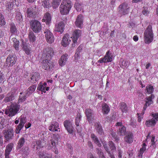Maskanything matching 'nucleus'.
I'll return each mask as SVG.
<instances>
[{
    "mask_svg": "<svg viewBox=\"0 0 158 158\" xmlns=\"http://www.w3.org/2000/svg\"><path fill=\"white\" fill-rule=\"evenodd\" d=\"M71 2L70 0H63L60 6V11L62 15L67 14L72 7Z\"/></svg>",
    "mask_w": 158,
    "mask_h": 158,
    "instance_id": "f257e3e1",
    "label": "nucleus"
},
{
    "mask_svg": "<svg viewBox=\"0 0 158 158\" xmlns=\"http://www.w3.org/2000/svg\"><path fill=\"white\" fill-rule=\"evenodd\" d=\"M17 60V58L15 55L13 54H9L6 60V66L8 67L12 66L14 65Z\"/></svg>",
    "mask_w": 158,
    "mask_h": 158,
    "instance_id": "6e6552de",
    "label": "nucleus"
},
{
    "mask_svg": "<svg viewBox=\"0 0 158 158\" xmlns=\"http://www.w3.org/2000/svg\"><path fill=\"white\" fill-rule=\"evenodd\" d=\"M36 88V85H34L30 86L26 91V94L28 96L33 93L35 90Z\"/></svg>",
    "mask_w": 158,
    "mask_h": 158,
    "instance_id": "c85d7f7f",
    "label": "nucleus"
},
{
    "mask_svg": "<svg viewBox=\"0 0 158 158\" xmlns=\"http://www.w3.org/2000/svg\"><path fill=\"white\" fill-rule=\"evenodd\" d=\"M133 135L131 133L129 132L124 137V140L127 143H130L133 141Z\"/></svg>",
    "mask_w": 158,
    "mask_h": 158,
    "instance_id": "2f4dec72",
    "label": "nucleus"
},
{
    "mask_svg": "<svg viewBox=\"0 0 158 158\" xmlns=\"http://www.w3.org/2000/svg\"><path fill=\"white\" fill-rule=\"evenodd\" d=\"M70 41L71 40L69 35L66 34L63 37L61 44L63 46L66 47L69 44Z\"/></svg>",
    "mask_w": 158,
    "mask_h": 158,
    "instance_id": "aec40b11",
    "label": "nucleus"
},
{
    "mask_svg": "<svg viewBox=\"0 0 158 158\" xmlns=\"http://www.w3.org/2000/svg\"><path fill=\"white\" fill-rule=\"evenodd\" d=\"M119 13L122 15L127 14L130 11V7L127 3L123 2L118 7Z\"/></svg>",
    "mask_w": 158,
    "mask_h": 158,
    "instance_id": "0eeeda50",
    "label": "nucleus"
},
{
    "mask_svg": "<svg viewBox=\"0 0 158 158\" xmlns=\"http://www.w3.org/2000/svg\"><path fill=\"white\" fill-rule=\"evenodd\" d=\"M142 13L144 15H147L148 14L149 12L148 10H146L145 9H144L142 11Z\"/></svg>",
    "mask_w": 158,
    "mask_h": 158,
    "instance_id": "69168bd1",
    "label": "nucleus"
},
{
    "mask_svg": "<svg viewBox=\"0 0 158 158\" xmlns=\"http://www.w3.org/2000/svg\"><path fill=\"white\" fill-rule=\"evenodd\" d=\"M153 118L151 119L146 121L145 124L148 127H154L156 123V121H158V113H155L152 114Z\"/></svg>",
    "mask_w": 158,
    "mask_h": 158,
    "instance_id": "423d86ee",
    "label": "nucleus"
},
{
    "mask_svg": "<svg viewBox=\"0 0 158 158\" xmlns=\"http://www.w3.org/2000/svg\"><path fill=\"white\" fill-rule=\"evenodd\" d=\"M30 78L29 80L31 83L32 84L35 83L40 79V76L39 73L37 72L32 73L30 75Z\"/></svg>",
    "mask_w": 158,
    "mask_h": 158,
    "instance_id": "2eb2a0df",
    "label": "nucleus"
},
{
    "mask_svg": "<svg viewBox=\"0 0 158 158\" xmlns=\"http://www.w3.org/2000/svg\"><path fill=\"white\" fill-rule=\"evenodd\" d=\"M25 142V139L23 137L21 138L18 143L17 147L20 149L23 145Z\"/></svg>",
    "mask_w": 158,
    "mask_h": 158,
    "instance_id": "37998d69",
    "label": "nucleus"
},
{
    "mask_svg": "<svg viewBox=\"0 0 158 158\" xmlns=\"http://www.w3.org/2000/svg\"><path fill=\"white\" fill-rule=\"evenodd\" d=\"M38 155L40 158H51V156L44 151H39Z\"/></svg>",
    "mask_w": 158,
    "mask_h": 158,
    "instance_id": "bb28decb",
    "label": "nucleus"
},
{
    "mask_svg": "<svg viewBox=\"0 0 158 158\" xmlns=\"http://www.w3.org/2000/svg\"><path fill=\"white\" fill-rule=\"evenodd\" d=\"M108 144L111 150L114 151L116 150V147L113 142L111 141L109 142Z\"/></svg>",
    "mask_w": 158,
    "mask_h": 158,
    "instance_id": "6e6d98bb",
    "label": "nucleus"
},
{
    "mask_svg": "<svg viewBox=\"0 0 158 158\" xmlns=\"http://www.w3.org/2000/svg\"><path fill=\"white\" fill-rule=\"evenodd\" d=\"M95 126L97 132L99 134L102 135L103 134V131L100 123L99 122L96 123Z\"/></svg>",
    "mask_w": 158,
    "mask_h": 158,
    "instance_id": "7c9ffc66",
    "label": "nucleus"
},
{
    "mask_svg": "<svg viewBox=\"0 0 158 158\" xmlns=\"http://www.w3.org/2000/svg\"><path fill=\"white\" fill-rule=\"evenodd\" d=\"M64 27L65 24L64 22L61 21L56 24L55 31L61 34L64 31Z\"/></svg>",
    "mask_w": 158,
    "mask_h": 158,
    "instance_id": "f3484780",
    "label": "nucleus"
},
{
    "mask_svg": "<svg viewBox=\"0 0 158 158\" xmlns=\"http://www.w3.org/2000/svg\"><path fill=\"white\" fill-rule=\"evenodd\" d=\"M28 96L26 94L24 96H22L20 95L19 96V99L18 102L19 103L25 101L26 98L28 97Z\"/></svg>",
    "mask_w": 158,
    "mask_h": 158,
    "instance_id": "603ef678",
    "label": "nucleus"
},
{
    "mask_svg": "<svg viewBox=\"0 0 158 158\" xmlns=\"http://www.w3.org/2000/svg\"><path fill=\"white\" fill-rule=\"evenodd\" d=\"M10 32L14 35L17 34L18 30L15 24L13 23L10 24Z\"/></svg>",
    "mask_w": 158,
    "mask_h": 158,
    "instance_id": "c9c22d12",
    "label": "nucleus"
},
{
    "mask_svg": "<svg viewBox=\"0 0 158 158\" xmlns=\"http://www.w3.org/2000/svg\"><path fill=\"white\" fill-rule=\"evenodd\" d=\"M91 137L94 143L95 141H96L97 140H98V137L96 136L94 134H92L91 135Z\"/></svg>",
    "mask_w": 158,
    "mask_h": 158,
    "instance_id": "680f3d73",
    "label": "nucleus"
},
{
    "mask_svg": "<svg viewBox=\"0 0 158 158\" xmlns=\"http://www.w3.org/2000/svg\"><path fill=\"white\" fill-rule=\"evenodd\" d=\"M16 96V94L15 90H11L6 96L4 101L6 102H10L14 100Z\"/></svg>",
    "mask_w": 158,
    "mask_h": 158,
    "instance_id": "f8f14e48",
    "label": "nucleus"
},
{
    "mask_svg": "<svg viewBox=\"0 0 158 158\" xmlns=\"http://www.w3.org/2000/svg\"><path fill=\"white\" fill-rule=\"evenodd\" d=\"M28 39L31 43H33L36 40V36L34 32L30 31L28 34Z\"/></svg>",
    "mask_w": 158,
    "mask_h": 158,
    "instance_id": "f704fd0d",
    "label": "nucleus"
},
{
    "mask_svg": "<svg viewBox=\"0 0 158 158\" xmlns=\"http://www.w3.org/2000/svg\"><path fill=\"white\" fill-rule=\"evenodd\" d=\"M21 152L26 155H28L29 153V148L27 147H24L22 148L21 150Z\"/></svg>",
    "mask_w": 158,
    "mask_h": 158,
    "instance_id": "3c124183",
    "label": "nucleus"
},
{
    "mask_svg": "<svg viewBox=\"0 0 158 158\" xmlns=\"http://www.w3.org/2000/svg\"><path fill=\"white\" fill-rule=\"evenodd\" d=\"M53 2L52 3V4L53 5H56V4L57 5V6H58L59 5V3L61 1V0H53Z\"/></svg>",
    "mask_w": 158,
    "mask_h": 158,
    "instance_id": "0e129e2a",
    "label": "nucleus"
},
{
    "mask_svg": "<svg viewBox=\"0 0 158 158\" xmlns=\"http://www.w3.org/2000/svg\"><path fill=\"white\" fill-rule=\"evenodd\" d=\"M104 148L106 151L108 153L109 156L111 158H115L114 155L113 154V153H110L109 150L108 146L107 144L104 142L102 143Z\"/></svg>",
    "mask_w": 158,
    "mask_h": 158,
    "instance_id": "58836bf2",
    "label": "nucleus"
},
{
    "mask_svg": "<svg viewBox=\"0 0 158 158\" xmlns=\"http://www.w3.org/2000/svg\"><path fill=\"white\" fill-rule=\"evenodd\" d=\"M56 140L55 138H52L48 142V148L49 149L55 148L56 147Z\"/></svg>",
    "mask_w": 158,
    "mask_h": 158,
    "instance_id": "473e14b6",
    "label": "nucleus"
},
{
    "mask_svg": "<svg viewBox=\"0 0 158 158\" xmlns=\"http://www.w3.org/2000/svg\"><path fill=\"white\" fill-rule=\"evenodd\" d=\"M13 146V143H9L6 146L5 152V158H10L9 155Z\"/></svg>",
    "mask_w": 158,
    "mask_h": 158,
    "instance_id": "a211bd4d",
    "label": "nucleus"
},
{
    "mask_svg": "<svg viewBox=\"0 0 158 158\" xmlns=\"http://www.w3.org/2000/svg\"><path fill=\"white\" fill-rule=\"evenodd\" d=\"M36 11L37 10L35 6H33L28 8L27 10V16L29 17L32 16L35 14Z\"/></svg>",
    "mask_w": 158,
    "mask_h": 158,
    "instance_id": "393cba45",
    "label": "nucleus"
},
{
    "mask_svg": "<svg viewBox=\"0 0 158 158\" xmlns=\"http://www.w3.org/2000/svg\"><path fill=\"white\" fill-rule=\"evenodd\" d=\"M81 31L80 30H76L74 31L72 37L74 42H77L79 37L81 36Z\"/></svg>",
    "mask_w": 158,
    "mask_h": 158,
    "instance_id": "a878e982",
    "label": "nucleus"
},
{
    "mask_svg": "<svg viewBox=\"0 0 158 158\" xmlns=\"http://www.w3.org/2000/svg\"><path fill=\"white\" fill-rule=\"evenodd\" d=\"M51 15L48 13H46L44 16L43 19L42 20L46 22L47 24H49L51 21Z\"/></svg>",
    "mask_w": 158,
    "mask_h": 158,
    "instance_id": "c756f323",
    "label": "nucleus"
},
{
    "mask_svg": "<svg viewBox=\"0 0 158 158\" xmlns=\"http://www.w3.org/2000/svg\"><path fill=\"white\" fill-rule=\"evenodd\" d=\"M5 24L4 17L2 14L0 13V25H4Z\"/></svg>",
    "mask_w": 158,
    "mask_h": 158,
    "instance_id": "5fc2aeb1",
    "label": "nucleus"
},
{
    "mask_svg": "<svg viewBox=\"0 0 158 158\" xmlns=\"http://www.w3.org/2000/svg\"><path fill=\"white\" fill-rule=\"evenodd\" d=\"M42 5L44 8H48L51 6L50 2L48 0H44L42 1Z\"/></svg>",
    "mask_w": 158,
    "mask_h": 158,
    "instance_id": "09e8293b",
    "label": "nucleus"
},
{
    "mask_svg": "<svg viewBox=\"0 0 158 158\" xmlns=\"http://www.w3.org/2000/svg\"><path fill=\"white\" fill-rule=\"evenodd\" d=\"M4 137L6 141H9L14 137V130L11 127H9L3 131Z\"/></svg>",
    "mask_w": 158,
    "mask_h": 158,
    "instance_id": "39448f33",
    "label": "nucleus"
},
{
    "mask_svg": "<svg viewBox=\"0 0 158 158\" xmlns=\"http://www.w3.org/2000/svg\"><path fill=\"white\" fill-rule=\"evenodd\" d=\"M15 18L17 21L19 23L21 22L23 20L22 16L19 12H17L16 13Z\"/></svg>",
    "mask_w": 158,
    "mask_h": 158,
    "instance_id": "c03bdc74",
    "label": "nucleus"
},
{
    "mask_svg": "<svg viewBox=\"0 0 158 158\" xmlns=\"http://www.w3.org/2000/svg\"><path fill=\"white\" fill-rule=\"evenodd\" d=\"M22 44L23 49L25 53L27 55L31 53V48L29 45L23 41H22Z\"/></svg>",
    "mask_w": 158,
    "mask_h": 158,
    "instance_id": "b1692460",
    "label": "nucleus"
},
{
    "mask_svg": "<svg viewBox=\"0 0 158 158\" xmlns=\"http://www.w3.org/2000/svg\"><path fill=\"white\" fill-rule=\"evenodd\" d=\"M43 53L46 58L51 59L54 55L55 52L52 48H47L44 50Z\"/></svg>",
    "mask_w": 158,
    "mask_h": 158,
    "instance_id": "9d476101",
    "label": "nucleus"
},
{
    "mask_svg": "<svg viewBox=\"0 0 158 158\" xmlns=\"http://www.w3.org/2000/svg\"><path fill=\"white\" fill-rule=\"evenodd\" d=\"M43 66L45 69H50L53 66V63L49 59L44 60L43 61Z\"/></svg>",
    "mask_w": 158,
    "mask_h": 158,
    "instance_id": "5701e85b",
    "label": "nucleus"
},
{
    "mask_svg": "<svg viewBox=\"0 0 158 158\" xmlns=\"http://www.w3.org/2000/svg\"><path fill=\"white\" fill-rule=\"evenodd\" d=\"M146 92L148 94H152L154 91L153 87L151 85H147L146 86Z\"/></svg>",
    "mask_w": 158,
    "mask_h": 158,
    "instance_id": "a18cd8bd",
    "label": "nucleus"
},
{
    "mask_svg": "<svg viewBox=\"0 0 158 158\" xmlns=\"http://www.w3.org/2000/svg\"><path fill=\"white\" fill-rule=\"evenodd\" d=\"M22 127H19V125H18L16 128V130L15 131L16 133V134H19V133L20 130L22 129Z\"/></svg>",
    "mask_w": 158,
    "mask_h": 158,
    "instance_id": "e2e57ef3",
    "label": "nucleus"
},
{
    "mask_svg": "<svg viewBox=\"0 0 158 158\" xmlns=\"http://www.w3.org/2000/svg\"><path fill=\"white\" fill-rule=\"evenodd\" d=\"M81 116L79 115V117L77 116L75 119V124L77 127H78L79 126V123L81 120Z\"/></svg>",
    "mask_w": 158,
    "mask_h": 158,
    "instance_id": "4d7b16f0",
    "label": "nucleus"
},
{
    "mask_svg": "<svg viewBox=\"0 0 158 158\" xmlns=\"http://www.w3.org/2000/svg\"><path fill=\"white\" fill-rule=\"evenodd\" d=\"M96 151L100 158H105L104 153L101 149L96 148Z\"/></svg>",
    "mask_w": 158,
    "mask_h": 158,
    "instance_id": "79ce46f5",
    "label": "nucleus"
},
{
    "mask_svg": "<svg viewBox=\"0 0 158 158\" xmlns=\"http://www.w3.org/2000/svg\"><path fill=\"white\" fill-rule=\"evenodd\" d=\"M155 96L154 95L151 94L148 97H146V100L145 101L146 103L144 105L143 107V111L145 110L147 106H149L152 103L153 101L152 99L154 98Z\"/></svg>",
    "mask_w": 158,
    "mask_h": 158,
    "instance_id": "6ab92c4d",
    "label": "nucleus"
},
{
    "mask_svg": "<svg viewBox=\"0 0 158 158\" xmlns=\"http://www.w3.org/2000/svg\"><path fill=\"white\" fill-rule=\"evenodd\" d=\"M75 7L76 8V10L78 11H80L82 8L81 5L79 3H77L75 5Z\"/></svg>",
    "mask_w": 158,
    "mask_h": 158,
    "instance_id": "13d9d810",
    "label": "nucleus"
},
{
    "mask_svg": "<svg viewBox=\"0 0 158 158\" xmlns=\"http://www.w3.org/2000/svg\"><path fill=\"white\" fill-rule=\"evenodd\" d=\"M153 33L152 26L149 25L144 33V39L145 43L149 44L153 40Z\"/></svg>",
    "mask_w": 158,
    "mask_h": 158,
    "instance_id": "f03ea898",
    "label": "nucleus"
},
{
    "mask_svg": "<svg viewBox=\"0 0 158 158\" xmlns=\"http://www.w3.org/2000/svg\"><path fill=\"white\" fill-rule=\"evenodd\" d=\"M129 65V63L126 60H123L120 64L121 67L124 68L126 67H127Z\"/></svg>",
    "mask_w": 158,
    "mask_h": 158,
    "instance_id": "864d4df0",
    "label": "nucleus"
},
{
    "mask_svg": "<svg viewBox=\"0 0 158 158\" xmlns=\"http://www.w3.org/2000/svg\"><path fill=\"white\" fill-rule=\"evenodd\" d=\"M126 133V129L124 126L120 127L117 131L118 134L120 136L124 135Z\"/></svg>",
    "mask_w": 158,
    "mask_h": 158,
    "instance_id": "72a5a7b5",
    "label": "nucleus"
},
{
    "mask_svg": "<svg viewBox=\"0 0 158 158\" xmlns=\"http://www.w3.org/2000/svg\"><path fill=\"white\" fill-rule=\"evenodd\" d=\"M111 135L115 141H118L119 140V138L115 132H112L111 133Z\"/></svg>",
    "mask_w": 158,
    "mask_h": 158,
    "instance_id": "bf43d9fd",
    "label": "nucleus"
},
{
    "mask_svg": "<svg viewBox=\"0 0 158 158\" xmlns=\"http://www.w3.org/2000/svg\"><path fill=\"white\" fill-rule=\"evenodd\" d=\"M20 106L16 103H12L7 108L5 112L6 114L10 117L15 115L19 111Z\"/></svg>",
    "mask_w": 158,
    "mask_h": 158,
    "instance_id": "7ed1b4c3",
    "label": "nucleus"
},
{
    "mask_svg": "<svg viewBox=\"0 0 158 158\" xmlns=\"http://www.w3.org/2000/svg\"><path fill=\"white\" fill-rule=\"evenodd\" d=\"M14 5V2H8L6 5L7 10L9 11L10 10H12Z\"/></svg>",
    "mask_w": 158,
    "mask_h": 158,
    "instance_id": "8fccbe9b",
    "label": "nucleus"
},
{
    "mask_svg": "<svg viewBox=\"0 0 158 158\" xmlns=\"http://www.w3.org/2000/svg\"><path fill=\"white\" fill-rule=\"evenodd\" d=\"M146 146L147 145L145 143H143L142 144V148L140 149V151L138 153V156L139 157L142 158L143 154L146 150Z\"/></svg>",
    "mask_w": 158,
    "mask_h": 158,
    "instance_id": "e433bc0d",
    "label": "nucleus"
},
{
    "mask_svg": "<svg viewBox=\"0 0 158 158\" xmlns=\"http://www.w3.org/2000/svg\"><path fill=\"white\" fill-rule=\"evenodd\" d=\"M64 125L68 132L70 134L74 131V128L71 122L68 120H66L64 122Z\"/></svg>",
    "mask_w": 158,
    "mask_h": 158,
    "instance_id": "9b49d317",
    "label": "nucleus"
},
{
    "mask_svg": "<svg viewBox=\"0 0 158 158\" xmlns=\"http://www.w3.org/2000/svg\"><path fill=\"white\" fill-rule=\"evenodd\" d=\"M20 123L19 125V127H20L23 128L24 125L26 121L25 119V118L22 116H21L20 117Z\"/></svg>",
    "mask_w": 158,
    "mask_h": 158,
    "instance_id": "49530a36",
    "label": "nucleus"
},
{
    "mask_svg": "<svg viewBox=\"0 0 158 158\" xmlns=\"http://www.w3.org/2000/svg\"><path fill=\"white\" fill-rule=\"evenodd\" d=\"M102 111L104 114H107L110 111V108L108 106L104 103L102 106Z\"/></svg>",
    "mask_w": 158,
    "mask_h": 158,
    "instance_id": "4c0bfd02",
    "label": "nucleus"
},
{
    "mask_svg": "<svg viewBox=\"0 0 158 158\" xmlns=\"http://www.w3.org/2000/svg\"><path fill=\"white\" fill-rule=\"evenodd\" d=\"M30 26L33 32L35 33H39L42 30V26L40 23L36 20L31 21Z\"/></svg>",
    "mask_w": 158,
    "mask_h": 158,
    "instance_id": "20e7f679",
    "label": "nucleus"
},
{
    "mask_svg": "<svg viewBox=\"0 0 158 158\" xmlns=\"http://www.w3.org/2000/svg\"><path fill=\"white\" fill-rule=\"evenodd\" d=\"M15 4L17 6H18L19 4L21 2V0H15Z\"/></svg>",
    "mask_w": 158,
    "mask_h": 158,
    "instance_id": "774afa93",
    "label": "nucleus"
},
{
    "mask_svg": "<svg viewBox=\"0 0 158 158\" xmlns=\"http://www.w3.org/2000/svg\"><path fill=\"white\" fill-rule=\"evenodd\" d=\"M44 143V141L37 140L33 141L31 144V147L33 150H37L43 147V143Z\"/></svg>",
    "mask_w": 158,
    "mask_h": 158,
    "instance_id": "ddd939ff",
    "label": "nucleus"
},
{
    "mask_svg": "<svg viewBox=\"0 0 158 158\" xmlns=\"http://www.w3.org/2000/svg\"><path fill=\"white\" fill-rule=\"evenodd\" d=\"M48 129L50 131L53 132L58 131V129H59L58 123L55 121L52 122Z\"/></svg>",
    "mask_w": 158,
    "mask_h": 158,
    "instance_id": "412c9836",
    "label": "nucleus"
},
{
    "mask_svg": "<svg viewBox=\"0 0 158 158\" xmlns=\"http://www.w3.org/2000/svg\"><path fill=\"white\" fill-rule=\"evenodd\" d=\"M12 40L13 41V46L15 50H19V42L17 39L15 38H13L12 39Z\"/></svg>",
    "mask_w": 158,
    "mask_h": 158,
    "instance_id": "a19ab883",
    "label": "nucleus"
},
{
    "mask_svg": "<svg viewBox=\"0 0 158 158\" xmlns=\"http://www.w3.org/2000/svg\"><path fill=\"white\" fill-rule=\"evenodd\" d=\"M75 23L77 27L80 28L82 27L83 23V17L82 15L80 14L78 16Z\"/></svg>",
    "mask_w": 158,
    "mask_h": 158,
    "instance_id": "4be33fe9",
    "label": "nucleus"
},
{
    "mask_svg": "<svg viewBox=\"0 0 158 158\" xmlns=\"http://www.w3.org/2000/svg\"><path fill=\"white\" fill-rule=\"evenodd\" d=\"M45 87L43 86V83L40 82L38 85V86L37 88V90L41 91L44 93L46 92V90L45 89Z\"/></svg>",
    "mask_w": 158,
    "mask_h": 158,
    "instance_id": "de8ad7c7",
    "label": "nucleus"
},
{
    "mask_svg": "<svg viewBox=\"0 0 158 158\" xmlns=\"http://www.w3.org/2000/svg\"><path fill=\"white\" fill-rule=\"evenodd\" d=\"M4 119L0 117V129L2 128L3 127Z\"/></svg>",
    "mask_w": 158,
    "mask_h": 158,
    "instance_id": "052dcab7",
    "label": "nucleus"
},
{
    "mask_svg": "<svg viewBox=\"0 0 158 158\" xmlns=\"http://www.w3.org/2000/svg\"><path fill=\"white\" fill-rule=\"evenodd\" d=\"M85 114L88 121L89 123H92L94 119L93 111L90 109H87L85 110Z\"/></svg>",
    "mask_w": 158,
    "mask_h": 158,
    "instance_id": "dca6fc26",
    "label": "nucleus"
},
{
    "mask_svg": "<svg viewBox=\"0 0 158 158\" xmlns=\"http://www.w3.org/2000/svg\"><path fill=\"white\" fill-rule=\"evenodd\" d=\"M116 126H118L119 127H122V126H124L123 125H122V123L121 122H118L116 123Z\"/></svg>",
    "mask_w": 158,
    "mask_h": 158,
    "instance_id": "338daca9",
    "label": "nucleus"
},
{
    "mask_svg": "<svg viewBox=\"0 0 158 158\" xmlns=\"http://www.w3.org/2000/svg\"><path fill=\"white\" fill-rule=\"evenodd\" d=\"M67 56V55L65 54L61 57L59 60V63L60 65L63 66L65 64L68 59Z\"/></svg>",
    "mask_w": 158,
    "mask_h": 158,
    "instance_id": "cd10ccee",
    "label": "nucleus"
},
{
    "mask_svg": "<svg viewBox=\"0 0 158 158\" xmlns=\"http://www.w3.org/2000/svg\"><path fill=\"white\" fill-rule=\"evenodd\" d=\"M120 109L123 113H126L127 112L128 108L127 107L126 104L125 102L121 103L120 104Z\"/></svg>",
    "mask_w": 158,
    "mask_h": 158,
    "instance_id": "ea45409f",
    "label": "nucleus"
},
{
    "mask_svg": "<svg viewBox=\"0 0 158 158\" xmlns=\"http://www.w3.org/2000/svg\"><path fill=\"white\" fill-rule=\"evenodd\" d=\"M113 56L109 50L108 51L104 58H100L98 62L101 63L111 62L112 61Z\"/></svg>",
    "mask_w": 158,
    "mask_h": 158,
    "instance_id": "1a4fd4ad",
    "label": "nucleus"
},
{
    "mask_svg": "<svg viewBox=\"0 0 158 158\" xmlns=\"http://www.w3.org/2000/svg\"><path fill=\"white\" fill-rule=\"evenodd\" d=\"M45 37L47 42L51 44L54 42V38L52 34L48 29L45 30L44 32Z\"/></svg>",
    "mask_w": 158,
    "mask_h": 158,
    "instance_id": "4468645a",
    "label": "nucleus"
}]
</instances>
